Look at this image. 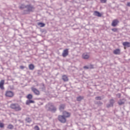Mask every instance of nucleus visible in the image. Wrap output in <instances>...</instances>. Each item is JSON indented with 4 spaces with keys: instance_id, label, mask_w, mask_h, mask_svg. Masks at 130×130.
Wrapping results in <instances>:
<instances>
[{
    "instance_id": "f257e3e1",
    "label": "nucleus",
    "mask_w": 130,
    "mask_h": 130,
    "mask_svg": "<svg viewBox=\"0 0 130 130\" xmlns=\"http://www.w3.org/2000/svg\"><path fill=\"white\" fill-rule=\"evenodd\" d=\"M19 8L20 10H23L22 15H29L30 13L34 12V10H35L34 6L30 4L26 5L22 4L19 7Z\"/></svg>"
},
{
    "instance_id": "f03ea898",
    "label": "nucleus",
    "mask_w": 130,
    "mask_h": 130,
    "mask_svg": "<svg viewBox=\"0 0 130 130\" xmlns=\"http://www.w3.org/2000/svg\"><path fill=\"white\" fill-rule=\"evenodd\" d=\"M45 108L47 111H50V112H52V113H55L57 110L56 107H55V105L51 103H49L46 105Z\"/></svg>"
},
{
    "instance_id": "7ed1b4c3",
    "label": "nucleus",
    "mask_w": 130,
    "mask_h": 130,
    "mask_svg": "<svg viewBox=\"0 0 130 130\" xmlns=\"http://www.w3.org/2000/svg\"><path fill=\"white\" fill-rule=\"evenodd\" d=\"M10 107L11 108H12V109H14L15 111H21V110H22V108H21V107H20V105H19L17 103L12 104L10 105Z\"/></svg>"
},
{
    "instance_id": "20e7f679",
    "label": "nucleus",
    "mask_w": 130,
    "mask_h": 130,
    "mask_svg": "<svg viewBox=\"0 0 130 130\" xmlns=\"http://www.w3.org/2000/svg\"><path fill=\"white\" fill-rule=\"evenodd\" d=\"M58 120L61 123H65L67 122V118L62 115L58 116Z\"/></svg>"
},
{
    "instance_id": "39448f33",
    "label": "nucleus",
    "mask_w": 130,
    "mask_h": 130,
    "mask_svg": "<svg viewBox=\"0 0 130 130\" xmlns=\"http://www.w3.org/2000/svg\"><path fill=\"white\" fill-rule=\"evenodd\" d=\"M14 92L12 91H6L5 93V96L6 97H9V98H12V97H14Z\"/></svg>"
},
{
    "instance_id": "423d86ee",
    "label": "nucleus",
    "mask_w": 130,
    "mask_h": 130,
    "mask_svg": "<svg viewBox=\"0 0 130 130\" xmlns=\"http://www.w3.org/2000/svg\"><path fill=\"white\" fill-rule=\"evenodd\" d=\"M31 91L37 96H39V95H40V91L35 87H31Z\"/></svg>"
},
{
    "instance_id": "0eeeda50",
    "label": "nucleus",
    "mask_w": 130,
    "mask_h": 130,
    "mask_svg": "<svg viewBox=\"0 0 130 130\" xmlns=\"http://www.w3.org/2000/svg\"><path fill=\"white\" fill-rule=\"evenodd\" d=\"M69 55V49H66L63 51L62 56L63 57H66Z\"/></svg>"
},
{
    "instance_id": "6e6552de",
    "label": "nucleus",
    "mask_w": 130,
    "mask_h": 130,
    "mask_svg": "<svg viewBox=\"0 0 130 130\" xmlns=\"http://www.w3.org/2000/svg\"><path fill=\"white\" fill-rule=\"evenodd\" d=\"M4 85H5V80H2L0 81V89H1V90H5Z\"/></svg>"
},
{
    "instance_id": "1a4fd4ad",
    "label": "nucleus",
    "mask_w": 130,
    "mask_h": 130,
    "mask_svg": "<svg viewBox=\"0 0 130 130\" xmlns=\"http://www.w3.org/2000/svg\"><path fill=\"white\" fill-rule=\"evenodd\" d=\"M125 103V99H120L119 101L118 102V104L119 105H123Z\"/></svg>"
},
{
    "instance_id": "9d476101",
    "label": "nucleus",
    "mask_w": 130,
    "mask_h": 130,
    "mask_svg": "<svg viewBox=\"0 0 130 130\" xmlns=\"http://www.w3.org/2000/svg\"><path fill=\"white\" fill-rule=\"evenodd\" d=\"M118 20H117V19H115L113 21L112 23V26H113V27H115L117 25V24H118Z\"/></svg>"
},
{
    "instance_id": "9b49d317",
    "label": "nucleus",
    "mask_w": 130,
    "mask_h": 130,
    "mask_svg": "<svg viewBox=\"0 0 130 130\" xmlns=\"http://www.w3.org/2000/svg\"><path fill=\"white\" fill-rule=\"evenodd\" d=\"M63 116L67 118L68 117H70V116H71V114H70V113L68 112L64 111L63 112Z\"/></svg>"
},
{
    "instance_id": "f8f14e48",
    "label": "nucleus",
    "mask_w": 130,
    "mask_h": 130,
    "mask_svg": "<svg viewBox=\"0 0 130 130\" xmlns=\"http://www.w3.org/2000/svg\"><path fill=\"white\" fill-rule=\"evenodd\" d=\"M94 16H96V17H101L102 16V14L100 13V12L98 11H94L93 13Z\"/></svg>"
},
{
    "instance_id": "ddd939ff",
    "label": "nucleus",
    "mask_w": 130,
    "mask_h": 130,
    "mask_svg": "<svg viewBox=\"0 0 130 130\" xmlns=\"http://www.w3.org/2000/svg\"><path fill=\"white\" fill-rule=\"evenodd\" d=\"M90 57V56L87 54L84 53L82 54V58L83 59H88Z\"/></svg>"
},
{
    "instance_id": "4468645a",
    "label": "nucleus",
    "mask_w": 130,
    "mask_h": 130,
    "mask_svg": "<svg viewBox=\"0 0 130 130\" xmlns=\"http://www.w3.org/2000/svg\"><path fill=\"white\" fill-rule=\"evenodd\" d=\"M31 103H35V102L31 100H27L26 102V105H29V104H31Z\"/></svg>"
},
{
    "instance_id": "2eb2a0df",
    "label": "nucleus",
    "mask_w": 130,
    "mask_h": 130,
    "mask_svg": "<svg viewBox=\"0 0 130 130\" xmlns=\"http://www.w3.org/2000/svg\"><path fill=\"white\" fill-rule=\"evenodd\" d=\"M113 53L114 54H119L120 53V50L119 49H116L114 50Z\"/></svg>"
},
{
    "instance_id": "dca6fc26",
    "label": "nucleus",
    "mask_w": 130,
    "mask_h": 130,
    "mask_svg": "<svg viewBox=\"0 0 130 130\" xmlns=\"http://www.w3.org/2000/svg\"><path fill=\"white\" fill-rule=\"evenodd\" d=\"M62 79L63 80V81H64V82H68V81H69V78L66 75L62 76Z\"/></svg>"
},
{
    "instance_id": "f3484780",
    "label": "nucleus",
    "mask_w": 130,
    "mask_h": 130,
    "mask_svg": "<svg viewBox=\"0 0 130 130\" xmlns=\"http://www.w3.org/2000/svg\"><path fill=\"white\" fill-rule=\"evenodd\" d=\"M123 46H126V47H130V43L127 42H125L123 43Z\"/></svg>"
},
{
    "instance_id": "a211bd4d",
    "label": "nucleus",
    "mask_w": 130,
    "mask_h": 130,
    "mask_svg": "<svg viewBox=\"0 0 130 130\" xmlns=\"http://www.w3.org/2000/svg\"><path fill=\"white\" fill-rule=\"evenodd\" d=\"M28 68H29V70H30V71H33V70H34L35 67L34 66V64H30L28 66Z\"/></svg>"
},
{
    "instance_id": "6ab92c4d",
    "label": "nucleus",
    "mask_w": 130,
    "mask_h": 130,
    "mask_svg": "<svg viewBox=\"0 0 130 130\" xmlns=\"http://www.w3.org/2000/svg\"><path fill=\"white\" fill-rule=\"evenodd\" d=\"M59 109L60 111H62V110H64V105L61 104L59 106Z\"/></svg>"
},
{
    "instance_id": "aec40b11",
    "label": "nucleus",
    "mask_w": 130,
    "mask_h": 130,
    "mask_svg": "<svg viewBox=\"0 0 130 130\" xmlns=\"http://www.w3.org/2000/svg\"><path fill=\"white\" fill-rule=\"evenodd\" d=\"M77 101H81L82 100H83V99H84V96H78L77 98Z\"/></svg>"
},
{
    "instance_id": "412c9836",
    "label": "nucleus",
    "mask_w": 130,
    "mask_h": 130,
    "mask_svg": "<svg viewBox=\"0 0 130 130\" xmlns=\"http://www.w3.org/2000/svg\"><path fill=\"white\" fill-rule=\"evenodd\" d=\"M8 128H9V129H13V128H14V125L12 124H9L8 126Z\"/></svg>"
},
{
    "instance_id": "4be33fe9",
    "label": "nucleus",
    "mask_w": 130,
    "mask_h": 130,
    "mask_svg": "<svg viewBox=\"0 0 130 130\" xmlns=\"http://www.w3.org/2000/svg\"><path fill=\"white\" fill-rule=\"evenodd\" d=\"M27 99H32V98H33V95H32V94H29L27 95Z\"/></svg>"
},
{
    "instance_id": "5701e85b",
    "label": "nucleus",
    "mask_w": 130,
    "mask_h": 130,
    "mask_svg": "<svg viewBox=\"0 0 130 130\" xmlns=\"http://www.w3.org/2000/svg\"><path fill=\"white\" fill-rule=\"evenodd\" d=\"M25 120L27 122L30 123L31 121V118L27 117L25 119Z\"/></svg>"
},
{
    "instance_id": "b1692460",
    "label": "nucleus",
    "mask_w": 130,
    "mask_h": 130,
    "mask_svg": "<svg viewBox=\"0 0 130 130\" xmlns=\"http://www.w3.org/2000/svg\"><path fill=\"white\" fill-rule=\"evenodd\" d=\"M110 104L111 105H113V104H114V99H111V100H110Z\"/></svg>"
},
{
    "instance_id": "393cba45",
    "label": "nucleus",
    "mask_w": 130,
    "mask_h": 130,
    "mask_svg": "<svg viewBox=\"0 0 130 130\" xmlns=\"http://www.w3.org/2000/svg\"><path fill=\"white\" fill-rule=\"evenodd\" d=\"M89 69H90V70H92V69H94V65L90 64L89 66H88Z\"/></svg>"
},
{
    "instance_id": "a878e982",
    "label": "nucleus",
    "mask_w": 130,
    "mask_h": 130,
    "mask_svg": "<svg viewBox=\"0 0 130 130\" xmlns=\"http://www.w3.org/2000/svg\"><path fill=\"white\" fill-rule=\"evenodd\" d=\"M113 106L111 104H107V108H110V107H112Z\"/></svg>"
},
{
    "instance_id": "bb28decb",
    "label": "nucleus",
    "mask_w": 130,
    "mask_h": 130,
    "mask_svg": "<svg viewBox=\"0 0 130 130\" xmlns=\"http://www.w3.org/2000/svg\"><path fill=\"white\" fill-rule=\"evenodd\" d=\"M39 25H40V27H44V26H45V24L41 22H40Z\"/></svg>"
},
{
    "instance_id": "cd10ccee",
    "label": "nucleus",
    "mask_w": 130,
    "mask_h": 130,
    "mask_svg": "<svg viewBox=\"0 0 130 130\" xmlns=\"http://www.w3.org/2000/svg\"><path fill=\"white\" fill-rule=\"evenodd\" d=\"M41 89H42V91H44V90H45V86H44V84H43L42 86L41 87Z\"/></svg>"
},
{
    "instance_id": "c85d7f7f",
    "label": "nucleus",
    "mask_w": 130,
    "mask_h": 130,
    "mask_svg": "<svg viewBox=\"0 0 130 130\" xmlns=\"http://www.w3.org/2000/svg\"><path fill=\"white\" fill-rule=\"evenodd\" d=\"M95 100H102L101 96H96L95 98Z\"/></svg>"
},
{
    "instance_id": "c756f323",
    "label": "nucleus",
    "mask_w": 130,
    "mask_h": 130,
    "mask_svg": "<svg viewBox=\"0 0 130 130\" xmlns=\"http://www.w3.org/2000/svg\"><path fill=\"white\" fill-rule=\"evenodd\" d=\"M35 130H40V128L38 125H36L34 127Z\"/></svg>"
},
{
    "instance_id": "7c9ffc66",
    "label": "nucleus",
    "mask_w": 130,
    "mask_h": 130,
    "mask_svg": "<svg viewBox=\"0 0 130 130\" xmlns=\"http://www.w3.org/2000/svg\"><path fill=\"white\" fill-rule=\"evenodd\" d=\"M4 126H5V124L2 122H0V127L1 128H3V127H4Z\"/></svg>"
},
{
    "instance_id": "2f4dec72",
    "label": "nucleus",
    "mask_w": 130,
    "mask_h": 130,
    "mask_svg": "<svg viewBox=\"0 0 130 130\" xmlns=\"http://www.w3.org/2000/svg\"><path fill=\"white\" fill-rule=\"evenodd\" d=\"M100 2L102 4H105L107 2V0H100Z\"/></svg>"
},
{
    "instance_id": "473e14b6",
    "label": "nucleus",
    "mask_w": 130,
    "mask_h": 130,
    "mask_svg": "<svg viewBox=\"0 0 130 130\" xmlns=\"http://www.w3.org/2000/svg\"><path fill=\"white\" fill-rule=\"evenodd\" d=\"M83 69H84L85 70H89V66H84L83 67Z\"/></svg>"
},
{
    "instance_id": "72a5a7b5",
    "label": "nucleus",
    "mask_w": 130,
    "mask_h": 130,
    "mask_svg": "<svg viewBox=\"0 0 130 130\" xmlns=\"http://www.w3.org/2000/svg\"><path fill=\"white\" fill-rule=\"evenodd\" d=\"M97 104H98V105H102V104H103V103L100 101L98 102H97Z\"/></svg>"
},
{
    "instance_id": "f704fd0d",
    "label": "nucleus",
    "mask_w": 130,
    "mask_h": 130,
    "mask_svg": "<svg viewBox=\"0 0 130 130\" xmlns=\"http://www.w3.org/2000/svg\"><path fill=\"white\" fill-rule=\"evenodd\" d=\"M112 31H113V32H117V28H112Z\"/></svg>"
},
{
    "instance_id": "c9c22d12",
    "label": "nucleus",
    "mask_w": 130,
    "mask_h": 130,
    "mask_svg": "<svg viewBox=\"0 0 130 130\" xmlns=\"http://www.w3.org/2000/svg\"><path fill=\"white\" fill-rule=\"evenodd\" d=\"M20 69L21 70H24L25 69V67H24L23 66H20Z\"/></svg>"
},
{
    "instance_id": "e433bc0d",
    "label": "nucleus",
    "mask_w": 130,
    "mask_h": 130,
    "mask_svg": "<svg viewBox=\"0 0 130 130\" xmlns=\"http://www.w3.org/2000/svg\"><path fill=\"white\" fill-rule=\"evenodd\" d=\"M117 97H118V98H120V97H121V94H120V93H118V94H117Z\"/></svg>"
},
{
    "instance_id": "4c0bfd02",
    "label": "nucleus",
    "mask_w": 130,
    "mask_h": 130,
    "mask_svg": "<svg viewBox=\"0 0 130 130\" xmlns=\"http://www.w3.org/2000/svg\"><path fill=\"white\" fill-rule=\"evenodd\" d=\"M126 6L127 7H130V2L127 3Z\"/></svg>"
},
{
    "instance_id": "58836bf2",
    "label": "nucleus",
    "mask_w": 130,
    "mask_h": 130,
    "mask_svg": "<svg viewBox=\"0 0 130 130\" xmlns=\"http://www.w3.org/2000/svg\"><path fill=\"white\" fill-rule=\"evenodd\" d=\"M41 105H43V103H41Z\"/></svg>"
}]
</instances>
